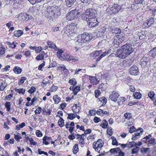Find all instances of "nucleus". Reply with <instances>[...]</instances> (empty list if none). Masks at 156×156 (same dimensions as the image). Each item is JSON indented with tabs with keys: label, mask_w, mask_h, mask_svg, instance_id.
<instances>
[{
	"label": "nucleus",
	"mask_w": 156,
	"mask_h": 156,
	"mask_svg": "<svg viewBox=\"0 0 156 156\" xmlns=\"http://www.w3.org/2000/svg\"><path fill=\"white\" fill-rule=\"evenodd\" d=\"M95 11H94L92 9L87 10L81 16L82 20H90L94 19L95 17Z\"/></svg>",
	"instance_id": "f257e3e1"
},
{
	"label": "nucleus",
	"mask_w": 156,
	"mask_h": 156,
	"mask_svg": "<svg viewBox=\"0 0 156 156\" xmlns=\"http://www.w3.org/2000/svg\"><path fill=\"white\" fill-rule=\"evenodd\" d=\"M92 38V37L90 36V34L88 33H84L81 35L78 36L77 41L78 43H86Z\"/></svg>",
	"instance_id": "f03ea898"
},
{
	"label": "nucleus",
	"mask_w": 156,
	"mask_h": 156,
	"mask_svg": "<svg viewBox=\"0 0 156 156\" xmlns=\"http://www.w3.org/2000/svg\"><path fill=\"white\" fill-rule=\"evenodd\" d=\"M74 23L72 24L69 26L67 25L64 28V32L67 35L73 33H75L76 31V28H75Z\"/></svg>",
	"instance_id": "7ed1b4c3"
},
{
	"label": "nucleus",
	"mask_w": 156,
	"mask_h": 156,
	"mask_svg": "<svg viewBox=\"0 0 156 156\" xmlns=\"http://www.w3.org/2000/svg\"><path fill=\"white\" fill-rule=\"evenodd\" d=\"M80 14L75 10L71 11L66 16L67 20H75L78 18Z\"/></svg>",
	"instance_id": "20e7f679"
},
{
	"label": "nucleus",
	"mask_w": 156,
	"mask_h": 156,
	"mask_svg": "<svg viewBox=\"0 0 156 156\" xmlns=\"http://www.w3.org/2000/svg\"><path fill=\"white\" fill-rule=\"evenodd\" d=\"M104 145V142L101 139H98L97 141L94 142L93 145V147L96 151L99 153L101 148Z\"/></svg>",
	"instance_id": "39448f33"
},
{
	"label": "nucleus",
	"mask_w": 156,
	"mask_h": 156,
	"mask_svg": "<svg viewBox=\"0 0 156 156\" xmlns=\"http://www.w3.org/2000/svg\"><path fill=\"white\" fill-rule=\"evenodd\" d=\"M121 48L123 49L128 56L132 53L134 51L132 44H126L121 46Z\"/></svg>",
	"instance_id": "423d86ee"
},
{
	"label": "nucleus",
	"mask_w": 156,
	"mask_h": 156,
	"mask_svg": "<svg viewBox=\"0 0 156 156\" xmlns=\"http://www.w3.org/2000/svg\"><path fill=\"white\" fill-rule=\"evenodd\" d=\"M55 8L53 6H48L45 15V16L49 19L52 18V17L54 16L55 12Z\"/></svg>",
	"instance_id": "0eeeda50"
},
{
	"label": "nucleus",
	"mask_w": 156,
	"mask_h": 156,
	"mask_svg": "<svg viewBox=\"0 0 156 156\" xmlns=\"http://www.w3.org/2000/svg\"><path fill=\"white\" fill-rule=\"evenodd\" d=\"M16 16V18H18L19 20H31L33 18L31 15H28L26 13H21Z\"/></svg>",
	"instance_id": "6e6552de"
},
{
	"label": "nucleus",
	"mask_w": 156,
	"mask_h": 156,
	"mask_svg": "<svg viewBox=\"0 0 156 156\" xmlns=\"http://www.w3.org/2000/svg\"><path fill=\"white\" fill-rule=\"evenodd\" d=\"M116 56L121 59H124L128 56V55L123 49L121 48V47L117 51Z\"/></svg>",
	"instance_id": "1a4fd4ad"
},
{
	"label": "nucleus",
	"mask_w": 156,
	"mask_h": 156,
	"mask_svg": "<svg viewBox=\"0 0 156 156\" xmlns=\"http://www.w3.org/2000/svg\"><path fill=\"white\" fill-rule=\"evenodd\" d=\"M143 132V129L140 128L135 131L134 134L133 135L132 140H134L140 138V136L142 134Z\"/></svg>",
	"instance_id": "9d476101"
},
{
	"label": "nucleus",
	"mask_w": 156,
	"mask_h": 156,
	"mask_svg": "<svg viewBox=\"0 0 156 156\" xmlns=\"http://www.w3.org/2000/svg\"><path fill=\"white\" fill-rule=\"evenodd\" d=\"M129 72L131 75L134 76L138 75L140 73L138 68L135 65L130 68Z\"/></svg>",
	"instance_id": "9b49d317"
},
{
	"label": "nucleus",
	"mask_w": 156,
	"mask_h": 156,
	"mask_svg": "<svg viewBox=\"0 0 156 156\" xmlns=\"http://www.w3.org/2000/svg\"><path fill=\"white\" fill-rule=\"evenodd\" d=\"M119 97V95L118 93L115 91L112 92L110 94L109 98L112 101L116 102L118 100Z\"/></svg>",
	"instance_id": "f8f14e48"
},
{
	"label": "nucleus",
	"mask_w": 156,
	"mask_h": 156,
	"mask_svg": "<svg viewBox=\"0 0 156 156\" xmlns=\"http://www.w3.org/2000/svg\"><path fill=\"white\" fill-rule=\"evenodd\" d=\"M121 8V6L116 4H114L112 6L110 7V9L112 12L111 14H115L118 12Z\"/></svg>",
	"instance_id": "ddd939ff"
},
{
	"label": "nucleus",
	"mask_w": 156,
	"mask_h": 156,
	"mask_svg": "<svg viewBox=\"0 0 156 156\" xmlns=\"http://www.w3.org/2000/svg\"><path fill=\"white\" fill-rule=\"evenodd\" d=\"M149 61V59L147 57H143L140 60V64L142 67H145Z\"/></svg>",
	"instance_id": "4468645a"
},
{
	"label": "nucleus",
	"mask_w": 156,
	"mask_h": 156,
	"mask_svg": "<svg viewBox=\"0 0 156 156\" xmlns=\"http://www.w3.org/2000/svg\"><path fill=\"white\" fill-rule=\"evenodd\" d=\"M105 30V28L104 27H101L98 30L96 33L97 34L98 37H101L104 33Z\"/></svg>",
	"instance_id": "2eb2a0df"
},
{
	"label": "nucleus",
	"mask_w": 156,
	"mask_h": 156,
	"mask_svg": "<svg viewBox=\"0 0 156 156\" xmlns=\"http://www.w3.org/2000/svg\"><path fill=\"white\" fill-rule=\"evenodd\" d=\"M72 110L75 113H77L81 109L80 105L79 104H74L72 108Z\"/></svg>",
	"instance_id": "dca6fc26"
},
{
	"label": "nucleus",
	"mask_w": 156,
	"mask_h": 156,
	"mask_svg": "<svg viewBox=\"0 0 156 156\" xmlns=\"http://www.w3.org/2000/svg\"><path fill=\"white\" fill-rule=\"evenodd\" d=\"M87 22L89 23V26L90 27H95L98 25V20H88Z\"/></svg>",
	"instance_id": "f3484780"
},
{
	"label": "nucleus",
	"mask_w": 156,
	"mask_h": 156,
	"mask_svg": "<svg viewBox=\"0 0 156 156\" xmlns=\"http://www.w3.org/2000/svg\"><path fill=\"white\" fill-rule=\"evenodd\" d=\"M156 144V141L154 137H150V139L147 142V145L148 146L150 147L152 145H154Z\"/></svg>",
	"instance_id": "a211bd4d"
},
{
	"label": "nucleus",
	"mask_w": 156,
	"mask_h": 156,
	"mask_svg": "<svg viewBox=\"0 0 156 156\" xmlns=\"http://www.w3.org/2000/svg\"><path fill=\"white\" fill-rule=\"evenodd\" d=\"M86 136L85 134H82L80 135V138L79 140V144L81 145H84L85 144L84 141V139L86 138Z\"/></svg>",
	"instance_id": "6ab92c4d"
},
{
	"label": "nucleus",
	"mask_w": 156,
	"mask_h": 156,
	"mask_svg": "<svg viewBox=\"0 0 156 156\" xmlns=\"http://www.w3.org/2000/svg\"><path fill=\"white\" fill-rule=\"evenodd\" d=\"M89 79L90 80L91 83L93 85H96L99 82V81L98 80L97 78L94 77L90 76Z\"/></svg>",
	"instance_id": "aec40b11"
},
{
	"label": "nucleus",
	"mask_w": 156,
	"mask_h": 156,
	"mask_svg": "<svg viewBox=\"0 0 156 156\" xmlns=\"http://www.w3.org/2000/svg\"><path fill=\"white\" fill-rule=\"evenodd\" d=\"M76 0H65L66 4L69 7H70L76 2Z\"/></svg>",
	"instance_id": "412c9836"
},
{
	"label": "nucleus",
	"mask_w": 156,
	"mask_h": 156,
	"mask_svg": "<svg viewBox=\"0 0 156 156\" xmlns=\"http://www.w3.org/2000/svg\"><path fill=\"white\" fill-rule=\"evenodd\" d=\"M23 32L21 30H19L14 32V35L15 37H19L23 34Z\"/></svg>",
	"instance_id": "4be33fe9"
},
{
	"label": "nucleus",
	"mask_w": 156,
	"mask_h": 156,
	"mask_svg": "<svg viewBox=\"0 0 156 156\" xmlns=\"http://www.w3.org/2000/svg\"><path fill=\"white\" fill-rule=\"evenodd\" d=\"M121 43V41L118 38L114 39L113 42L112 44L114 45H119Z\"/></svg>",
	"instance_id": "5701e85b"
},
{
	"label": "nucleus",
	"mask_w": 156,
	"mask_h": 156,
	"mask_svg": "<svg viewBox=\"0 0 156 156\" xmlns=\"http://www.w3.org/2000/svg\"><path fill=\"white\" fill-rule=\"evenodd\" d=\"M53 99L56 104H58L61 100V98L57 95H55L53 97Z\"/></svg>",
	"instance_id": "b1692460"
},
{
	"label": "nucleus",
	"mask_w": 156,
	"mask_h": 156,
	"mask_svg": "<svg viewBox=\"0 0 156 156\" xmlns=\"http://www.w3.org/2000/svg\"><path fill=\"white\" fill-rule=\"evenodd\" d=\"M13 70L14 73L17 74L20 73L22 71V69L18 66L15 67L14 68Z\"/></svg>",
	"instance_id": "393cba45"
},
{
	"label": "nucleus",
	"mask_w": 156,
	"mask_h": 156,
	"mask_svg": "<svg viewBox=\"0 0 156 156\" xmlns=\"http://www.w3.org/2000/svg\"><path fill=\"white\" fill-rule=\"evenodd\" d=\"M133 96L136 99H140L142 96L141 94L138 92H136L133 93Z\"/></svg>",
	"instance_id": "a878e982"
},
{
	"label": "nucleus",
	"mask_w": 156,
	"mask_h": 156,
	"mask_svg": "<svg viewBox=\"0 0 156 156\" xmlns=\"http://www.w3.org/2000/svg\"><path fill=\"white\" fill-rule=\"evenodd\" d=\"M15 91L18 93L19 94H21L23 95L25 92V89H23V88H20V89H15Z\"/></svg>",
	"instance_id": "bb28decb"
},
{
	"label": "nucleus",
	"mask_w": 156,
	"mask_h": 156,
	"mask_svg": "<svg viewBox=\"0 0 156 156\" xmlns=\"http://www.w3.org/2000/svg\"><path fill=\"white\" fill-rule=\"evenodd\" d=\"M78 145L77 144H76L74 146L72 149L73 152L74 154H76L79 151Z\"/></svg>",
	"instance_id": "cd10ccee"
},
{
	"label": "nucleus",
	"mask_w": 156,
	"mask_h": 156,
	"mask_svg": "<svg viewBox=\"0 0 156 156\" xmlns=\"http://www.w3.org/2000/svg\"><path fill=\"white\" fill-rule=\"evenodd\" d=\"M47 44L49 48H51L55 49V47H56L55 44L51 41H48L47 42Z\"/></svg>",
	"instance_id": "c85d7f7f"
},
{
	"label": "nucleus",
	"mask_w": 156,
	"mask_h": 156,
	"mask_svg": "<svg viewBox=\"0 0 156 156\" xmlns=\"http://www.w3.org/2000/svg\"><path fill=\"white\" fill-rule=\"evenodd\" d=\"M75 74H79L81 73H84L86 72L85 69H78L75 71Z\"/></svg>",
	"instance_id": "c756f323"
},
{
	"label": "nucleus",
	"mask_w": 156,
	"mask_h": 156,
	"mask_svg": "<svg viewBox=\"0 0 156 156\" xmlns=\"http://www.w3.org/2000/svg\"><path fill=\"white\" fill-rule=\"evenodd\" d=\"M108 125V123L105 120H104L102 122L100 126L103 128H106Z\"/></svg>",
	"instance_id": "7c9ffc66"
},
{
	"label": "nucleus",
	"mask_w": 156,
	"mask_h": 156,
	"mask_svg": "<svg viewBox=\"0 0 156 156\" xmlns=\"http://www.w3.org/2000/svg\"><path fill=\"white\" fill-rule=\"evenodd\" d=\"M124 117L126 119L129 120L132 118V115L131 113L126 112L124 114Z\"/></svg>",
	"instance_id": "2f4dec72"
},
{
	"label": "nucleus",
	"mask_w": 156,
	"mask_h": 156,
	"mask_svg": "<svg viewBox=\"0 0 156 156\" xmlns=\"http://www.w3.org/2000/svg\"><path fill=\"white\" fill-rule=\"evenodd\" d=\"M5 49L3 47L1 44L0 43V57L2 56L5 53Z\"/></svg>",
	"instance_id": "473e14b6"
},
{
	"label": "nucleus",
	"mask_w": 156,
	"mask_h": 156,
	"mask_svg": "<svg viewBox=\"0 0 156 156\" xmlns=\"http://www.w3.org/2000/svg\"><path fill=\"white\" fill-rule=\"evenodd\" d=\"M14 135V138L17 142H20V139L22 138V137L20 136V134L19 133H18L17 134H15Z\"/></svg>",
	"instance_id": "72a5a7b5"
},
{
	"label": "nucleus",
	"mask_w": 156,
	"mask_h": 156,
	"mask_svg": "<svg viewBox=\"0 0 156 156\" xmlns=\"http://www.w3.org/2000/svg\"><path fill=\"white\" fill-rule=\"evenodd\" d=\"M44 51H42L39 55H37L36 58V59L37 60H42L44 59Z\"/></svg>",
	"instance_id": "f704fd0d"
},
{
	"label": "nucleus",
	"mask_w": 156,
	"mask_h": 156,
	"mask_svg": "<svg viewBox=\"0 0 156 156\" xmlns=\"http://www.w3.org/2000/svg\"><path fill=\"white\" fill-rule=\"evenodd\" d=\"M152 136L151 134H149L148 136H146L145 137L143 138L142 140L144 142L147 144V142L149 139H150V137Z\"/></svg>",
	"instance_id": "c9c22d12"
},
{
	"label": "nucleus",
	"mask_w": 156,
	"mask_h": 156,
	"mask_svg": "<svg viewBox=\"0 0 156 156\" xmlns=\"http://www.w3.org/2000/svg\"><path fill=\"white\" fill-rule=\"evenodd\" d=\"M111 139L112 140V144L113 145H118V143L117 141L116 138L114 136H112L111 137Z\"/></svg>",
	"instance_id": "e433bc0d"
},
{
	"label": "nucleus",
	"mask_w": 156,
	"mask_h": 156,
	"mask_svg": "<svg viewBox=\"0 0 156 156\" xmlns=\"http://www.w3.org/2000/svg\"><path fill=\"white\" fill-rule=\"evenodd\" d=\"M80 90V87L79 86H76L74 88V90L73 91V93L74 95H76Z\"/></svg>",
	"instance_id": "4c0bfd02"
},
{
	"label": "nucleus",
	"mask_w": 156,
	"mask_h": 156,
	"mask_svg": "<svg viewBox=\"0 0 156 156\" xmlns=\"http://www.w3.org/2000/svg\"><path fill=\"white\" fill-rule=\"evenodd\" d=\"M7 84L5 82H2L0 86V90H3L6 87Z\"/></svg>",
	"instance_id": "58836bf2"
},
{
	"label": "nucleus",
	"mask_w": 156,
	"mask_h": 156,
	"mask_svg": "<svg viewBox=\"0 0 156 156\" xmlns=\"http://www.w3.org/2000/svg\"><path fill=\"white\" fill-rule=\"evenodd\" d=\"M58 123L59 126L61 127H63L64 124V120L62 118H60L58 121Z\"/></svg>",
	"instance_id": "ea45409f"
},
{
	"label": "nucleus",
	"mask_w": 156,
	"mask_h": 156,
	"mask_svg": "<svg viewBox=\"0 0 156 156\" xmlns=\"http://www.w3.org/2000/svg\"><path fill=\"white\" fill-rule=\"evenodd\" d=\"M11 105V102H6L5 104V107L7 108V110L9 111L10 109V106Z\"/></svg>",
	"instance_id": "a19ab883"
},
{
	"label": "nucleus",
	"mask_w": 156,
	"mask_h": 156,
	"mask_svg": "<svg viewBox=\"0 0 156 156\" xmlns=\"http://www.w3.org/2000/svg\"><path fill=\"white\" fill-rule=\"evenodd\" d=\"M69 83H70V84L74 86L76 84V81L75 78H73L70 79L69 80Z\"/></svg>",
	"instance_id": "79ce46f5"
},
{
	"label": "nucleus",
	"mask_w": 156,
	"mask_h": 156,
	"mask_svg": "<svg viewBox=\"0 0 156 156\" xmlns=\"http://www.w3.org/2000/svg\"><path fill=\"white\" fill-rule=\"evenodd\" d=\"M128 144V147L131 148L133 146H136V143L134 141H131L129 142Z\"/></svg>",
	"instance_id": "37998d69"
},
{
	"label": "nucleus",
	"mask_w": 156,
	"mask_h": 156,
	"mask_svg": "<svg viewBox=\"0 0 156 156\" xmlns=\"http://www.w3.org/2000/svg\"><path fill=\"white\" fill-rule=\"evenodd\" d=\"M27 79V78L25 77H22L21 79L20 80L18 83V85H20L21 84L23 83L24 81Z\"/></svg>",
	"instance_id": "c03bdc74"
},
{
	"label": "nucleus",
	"mask_w": 156,
	"mask_h": 156,
	"mask_svg": "<svg viewBox=\"0 0 156 156\" xmlns=\"http://www.w3.org/2000/svg\"><path fill=\"white\" fill-rule=\"evenodd\" d=\"M99 100L101 102H102V105H105L107 102V99L104 97L99 98Z\"/></svg>",
	"instance_id": "a18cd8bd"
},
{
	"label": "nucleus",
	"mask_w": 156,
	"mask_h": 156,
	"mask_svg": "<svg viewBox=\"0 0 156 156\" xmlns=\"http://www.w3.org/2000/svg\"><path fill=\"white\" fill-rule=\"evenodd\" d=\"M149 149L150 148H143L141 150V151L142 153L143 154H145L147 153L148 152H149Z\"/></svg>",
	"instance_id": "49530a36"
},
{
	"label": "nucleus",
	"mask_w": 156,
	"mask_h": 156,
	"mask_svg": "<svg viewBox=\"0 0 156 156\" xmlns=\"http://www.w3.org/2000/svg\"><path fill=\"white\" fill-rule=\"evenodd\" d=\"M29 2L32 4L34 5L36 3L40 2L41 1H43L44 0H28Z\"/></svg>",
	"instance_id": "de8ad7c7"
},
{
	"label": "nucleus",
	"mask_w": 156,
	"mask_h": 156,
	"mask_svg": "<svg viewBox=\"0 0 156 156\" xmlns=\"http://www.w3.org/2000/svg\"><path fill=\"white\" fill-rule=\"evenodd\" d=\"M119 150V148L117 147L115 148L111 149L110 150V151L111 153H117L118 150Z\"/></svg>",
	"instance_id": "09e8293b"
},
{
	"label": "nucleus",
	"mask_w": 156,
	"mask_h": 156,
	"mask_svg": "<svg viewBox=\"0 0 156 156\" xmlns=\"http://www.w3.org/2000/svg\"><path fill=\"white\" fill-rule=\"evenodd\" d=\"M154 21L153 20H146V22L144 23L145 25L146 24L149 27L152 24H153Z\"/></svg>",
	"instance_id": "8fccbe9b"
},
{
	"label": "nucleus",
	"mask_w": 156,
	"mask_h": 156,
	"mask_svg": "<svg viewBox=\"0 0 156 156\" xmlns=\"http://www.w3.org/2000/svg\"><path fill=\"white\" fill-rule=\"evenodd\" d=\"M58 70L63 71L66 70L68 71L67 69H66V68L64 65H61L60 66H58L57 68Z\"/></svg>",
	"instance_id": "3c124183"
},
{
	"label": "nucleus",
	"mask_w": 156,
	"mask_h": 156,
	"mask_svg": "<svg viewBox=\"0 0 156 156\" xmlns=\"http://www.w3.org/2000/svg\"><path fill=\"white\" fill-rule=\"evenodd\" d=\"M68 116L67 119H69L71 120H73L75 118L76 116L74 115L73 114L69 113L68 114Z\"/></svg>",
	"instance_id": "603ef678"
},
{
	"label": "nucleus",
	"mask_w": 156,
	"mask_h": 156,
	"mask_svg": "<svg viewBox=\"0 0 156 156\" xmlns=\"http://www.w3.org/2000/svg\"><path fill=\"white\" fill-rule=\"evenodd\" d=\"M47 136H45L43 138V143L45 145H48L49 144V142L47 141Z\"/></svg>",
	"instance_id": "864d4df0"
},
{
	"label": "nucleus",
	"mask_w": 156,
	"mask_h": 156,
	"mask_svg": "<svg viewBox=\"0 0 156 156\" xmlns=\"http://www.w3.org/2000/svg\"><path fill=\"white\" fill-rule=\"evenodd\" d=\"M36 90V89L34 87H32L28 90V92L30 94H33Z\"/></svg>",
	"instance_id": "5fc2aeb1"
},
{
	"label": "nucleus",
	"mask_w": 156,
	"mask_h": 156,
	"mask_svg": "<svg viewBox=\"0 0 156 156\" xmlns=\"http://www.w3.org/2000/svg\"><path fill=\"white\" fill-rule=\"evenodd\" d=\"M58 88L56 86L53 85L51 87L49 91L51 92L55 91L57 90Z\"/></svg>",
	"instance_id": "6e6d98bb"
},
{
	"label": "nucleus",
	"mask_w": 156,
	"mask_h": 156,
	"mask_svg": "<svg viewBox=\"0 0 156 156\" xmlns=\"http://www.w3.org/2000/svg\"><path fill=\"white\" fill-rule=\"evenodd\" d=\"M139 151V147L136 146V148H133L132 151V154H135L138 152Z\"/></svg>",
	"instance_id": "4d7b16f0"
},
{
	"label": "nucleus",
	"mask_w": 156,
	"mask_h": 156,
	"mask_svg": "<svg viewBox=\"0 0 156 156\" xmlns=\"http://www.w3.org/2000/svg\"><path fill=\"white\" fill-rule=\"evenodd\" d=\"M150 52L153 55V56H156V47L151 50Z\"/></svg>",
	"instance_id": "13d9d810"
},
{
	"label": "nucleus",
	"mask_w": 156,
	"mask_h": 156,
	"mask_svg": "<svg viewBox=\"0 0 156 156\" xmlns=\"http://www.w3.org/2000/svg\"><path fill=\"white\" fill-rule=\"evenodd\" d=\"M102 52L101 50H99L98 51H95L93 52V54L95 56H98L100 55Z\"/></svg>",
	"instance_id": "bf43d9fd"
},
{
	"label": "nucleus",
	"mask_w": 156,
	"mask_h": 156,
	"mask_svg": "<svg viewBox=\"0 0 156 156\" xmlns=\"http://www.w3.org/2000/svg\"><path fill=\"white\" fill-rule=\"evenodd\" d=\"M121 32L120 29L118 28H116L114 29V31H113V33H115L116 34H120Z\"/></svg>",
	"instance_id": "052dcab7"
},
{
	"label": "nucleus",
	"mask_w": 156,
	"mask_h": 156,
	"mask_svg": "<svg viewBox=\"0 0 156 156\" xmlns=\"http://www.w3.org/2000/svg\"><path fill=\"white\" fill-rule=\"evenodd\" d=\"M103 111L102 110L99 109L96 112L97 114L98 115H99L101 116H103Z\"/></svg>",
	"instance_id": "680f3d73"
},
{
	"label": "nucleus",
	"mask_w": 156,
	"mask_h": 156,
	"mask_svg": "<svg viewBox=\"0 0 156 156\" xmlns=\"http://www.w3.org/2000/svg\"><path fill=\"white\" fill-rule=\"evenodd\" d=\"M36 134L37 136L39 137H41L43 135L41 132L39 130H36Z\"/></svg>",
	"instance_id": "e2e57ef3"
},
{
	"label": "nucleus",
	"mask_w": 156,
	"mask_h": 156,
	"mask_svg": "<svg viewBox=\"0 0 156 156\" xmlns=\"http://www.w3.org/2000/svg\"><path fill=\"white\" fill-rule=\"evenodd\" d=\"M95 95L96 98H98L101 94V92L98 90H96L94 91Z\"/></svg>",
	"instance_id": "0e129e2a"
},
{
	"label": "nucleus",
	"mask_w": 156,
	"mask_h": 156,
	"mask_svg": "<svg viewBox=\"0 0 156 156\" xmlns=\"http://www.w3.org/2000/svg\"><path fill=\"white\" fill-rule=\"evenodd\" d=\"M29 141L30 142V144L31 145H36L37 144V143L32 138H30L29 139Z\"/></svg>",
	"instance_id": "69168bd1"
},
{
	"label": "nucleus",
	"mask_w": 156,
	"mask_h": 156,
	"mask_svg": "<svg viewBox=\"0 0 156 156\" xmlns=\"http://www.w3.org/2000/svg\"><path fill=\"white\" fill-rule=\"evenodd\" d=\"M133 121L134 120L132 119L131 121L127 122L125 124V126L126 127H128L132 125L133 124Z\"/></svg>",
	"instance_id": "338daca9"
},
{
	"label": "nucleus",
	"mask_w": 156,
	"mask_h": 156,
	"mask_svg": "<svg viewBox=\"0 0 156 156\" xmlns=\"http://www.w3.org/2000/svg\"><path fill=\"white\" fill-rule=\"evenodd\" d=\"M8 43L10 45V47L12 48H14L16 47V44H17L16 42H13L12 43H11L10 42H8Z\"/></svg>",
	"instance_id": "774afa93"
}]
</instances>
